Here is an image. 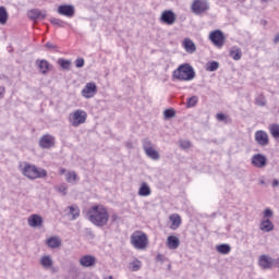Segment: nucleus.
Instances as JSON below:
<instances>
[{"instance_id": "nucleus-11", "label": "nucleus", "mask_w": 279, "mask_h": 279, "mask_svg": "<svg viewBox=\"0 0 279 279\" xmlns=\"http://www.w3.org/2000/svg\"><path fill=\"white\" fill-rule=\"evenodd\" d=\"M251 165L257 169H265L267 167V157L263 154H256L252 157Z\"/></svg>"}, {"instance_id": "nucleus-25", "label": "nucleus", "mask_w": 279, "mask_h": 279, "mask_svg": "<svg viewBox=\"0 0 279 279\" xmlns=\"http://www.w3.org/2000/svg\"><path fill=\"white\" fill-rule=\"evenodd\" d=\"M216 252H218V254H222L223 256L230 254V252H232V246H230V244H218L216 246Z\"/></svg>"}, {"instance_id": "nucleus-30", "label": "nucleus", "mask_w": 279, "mask_h": 279, "mask_svg": "<svg viewBox=\"0 0 279 279\" xmlns=\"http://www.w3.org/2000/svg\"><path fill=\"white\" fill-rule=\"evenodd\" d=\"M8 10L5 7H0V25H5V23H8Z\"/></svg>"}, {"instance_id": "nucleus-39", "label": "nucleus", "mask_w": 279, "mask_h": 279, "mask_svg": "<svg viewBox=\"0 0 279 279\" xmlns=\"http://www.w3.org/2000/svg\"><path fill=\"white\" fill-rule=\"evenodd\" d=\"M187 108H195L197 106V96H192L187 99Z\"/></svg>"}, {"instance_id": "nucleus-8", "label": "nucleus", "mask_w": 279, "mask_h": 279, "mask_svg": "<svg viewBox=\"0 0 279 279\" xmlns=\"http://www.w3.org/2000/svg\"><path fill=\"white\" fill-rule=\"evenodd\" d=\"M191 8L194 14H204L210 10V4L207 0H194Z\"/></svg>"}, {"instance_id": "nucleus-5", "label": "nucleus", "mask_w": 279, "mask_h": 279, "mask_svg": "<svg viewBox=\"0 0 279 279\" xmlns=\"http://www.w3.org/2000/svg\"><path fill=\"white\" fill-rule=\"evenodd\" d=\"M143 149L146 156L150 158V160H160V153L154 149V144L151 143L150 140H143Z\"/></svg>"}, {"instance_id": "nucleus-51", "label": "nucleus", "mask_w": 279, "mask_h": 279, "mask_svg": "<svg viewBox=\"0 0 279 279\" xmlns=\"http://www.w3.org/2000/svg\"><path fill=\"white\" fill-rule=\"evenodd\" d=\"M65 173H66V169L62 168V169L60 170V174H61V175H64Z\"/></svg>"}, {"instance_id": "nucleus-38", "label": "nucleus", "mask_w": 279, "mask_h": 279, "mask_svg": "<svg viewBox=\"0 0 279 279\" xmlns=\"http://www.w3.org/2000/svg\"><path fill=\"white\" fill-rule=\"evenodd\" d=\"M165 119H173L175 117V109H166L163 111Z\"/></svg>"}, {"instance_id": "nucleus-52", "label": "nucleus", "mask_w": 279, "mask_h": 279, "mask_svg": "<svg viewBox=\"0 0 279 279\" xmlns=\"http://www.w3.org/2000/svg\"><path fill=\"white\" fill-rule=\"evenodd\" d=\"M70 278H71V279H77V274L71 275Z\"/></svg>"}, {"instance_id": "nucleus-10", "label": "nucleus", "mask_w": 279, "mask_h": 279, "mask_svg": "<svg viewBox=\"0 0 279 279\" xmlns=\"http://www.w3.org/2000/svg\"><path fill=\"white\" fill-rule=\"evenodd\" d=\"M56 145V137H53L50 134L43 135L39 138V147L41 149H51V147H54Z\"/></svg>"}, {"instance_id": "nucleus-48", "label": "nucleus", "mask_w": 279, "mask_h": 279, "mask_svg": "<svg viewBox=\"0 0 279 279\" xmlns=\"http://www.w3.org/2000/svg\"><path fill=\"white\" fill-rule=\"evenodd\" d=\"M279 185L278 179L272 180V187L276 189V186Z\"/></svg>"}, {"instance_id": "nucleus-28", "label": "nucleus", "mask_w": 279, "mask_h": 279, "mask_svg": "<svg viewBox=\"0 0 279 279\" xmlns=\"http://www.w3.org/2000/svg\"><path fill=\"white\" fill-rule=\"evenodd\" d=\"M143 263L138 258H135L129 264V269H131V271H141Z\"/></svg>"}, {"instance_id": "nucleus-9", "label": "nucleus", "mask_w": 279, "mask_h": 279, "mask_svg": "<svg viewBox=\"0 0 279 279\" xmlns=\"http://www.w3.org/2000/svg\"><path fill=\"white\" fill-rule=\"evenodd\" d=\"M57 12L61 14V16L73 19V16H75V7H73V4H61L58 7Z\"/></svg>"}, {"instance_id": "nucleus-34", "label": "nucleus", "mask_w": 279, "mask_h": 279, "mask_svg": "<svg viewBox=\"0 0 279 279\" xmlns=\"http://www.w3.org/2000/svg\"><path fill=\"white\" fill-rule=\"evenodd\" d=\"M269 132L272 136V138H279V124H270L269 125Z\"/></svg>"}, {"instance_id": "nucleus-20", "label": "nucleus", "mask_w": 279, "mask_h": 279, "mask_svg": "<svg viewBox=\"0 0 279 279\" xmlns=\"http://www.w3.org/2000/svg\"><path fill=\"white\" fill-rule=\"evenodd\" d=\"M166 245L168 250H178V247H180V238L175 235H169L167 238Z\"/></svg>"}, {"instance_id": "nucleus-32", "label": "nucleus", "mask_w": 279, "mask_h": 279, "mask_svg": "<svg viewBox=\"0 0 279 279\" xmlns=\"http://www.w3.org/2000/svg\"><path fill=\"white\" fill-rule=\"evenodd\" d=\"M65 180L69 184H75L80 178H77V173H75V171H70L66 173Z\"/></svg>"}, {"instance_id": "nucleus-40", "label": "nucleus", "mask_w": 279, "mask_h": 279, "mask_svg": "<svg viewBox=\"0 0 279 279\" xmlns=\"http://www.w3.org/2000/svg\"><path fill=\"white\" fill-rule=\"evenodd\" d=\"M74 64L76 66V69H82L84 68L85 61L84 58H78L74 61Z\"/></svg>"}, {"instance_id": "nucleus-43", "label": "nucleus", "mask_w": 279, "mask_h": 279, "mask_svg": "<svg viewBox=\"0 0 279 279\" xmlns=\"http://www.w3.org/2000/svg\"><path fill=\"white\" fill-rule=\"evenodd\" d=\"M264 217H274V211L270 208L265 209Z\"/></svg>"}, {"instance_id": "nucleus-6", "label": "nucleus", "mask_w": 279, "mask_h": 279, "mask_svg": "<svg viewBox=\"0 0 279 279\" xmlns=\"http://www.w3.org/2000/svg\"><path fill=\"white\" fill-rule=\"evenodd\" d=\"M209 40L215 45V47L221 49V47L226 45V35H223V32L220 29H216L209 34Z\"/></svg>"}, {"instance_id": "nucleus-1", "label": "nucleus", "mask_w": 279, "mask_h": 279, "mask_svg": "<svg viewBox=\"0 0 279 279\" xmlns=\"http://www.w3.org/2000/svg\"><path fill=\"white\" fill-rule=\"evenodd\" d=\"M87 219L97 228H104L108 226L110 214L102 205H95L87 211Z\"/></svg>"}, {"instance_id": "nucleus-12", "label": "nucleus", "mask_w": 279, "mask_h": 279, "mask_svg": "<svg viewBox=\"0 0 279 279\" xmlns=\"http://www.w3.org/2000/svg\"><path fill=\"white\" fill-rule=\"evenodd\" d=\"M31 21H45L47 19V11H40V9H32L27 12Z\"/></svg>"}, {"instance_id": "nucleus-15", "label": "nucleus", "mask_w": 279, "mask_h": 279, "mask_svg": "<svg viewBox=\"0 0 279 279\" xmlns=\"http://www.w3.org/2000/svg\"><path fill=\"white\" fill-rule=\"evenodd\" d=\"M255 141L257 145H260L262 147H267V145H269V135H267V132L265 131H256Z\"/></svg>"}, {"instance_id": "nucleus-31", "label": "nucleus", "mask_w": 279, "mask_h": 279, "mask_svg": "<svg viewBox=\"0 0 279 279\" xmlns=\"http://www.w3.org/2000/svg\"><path fill=\"white\" fill-rule=\"evenodd\" d=\"M58 64L63 69L64 71H70L71 70V60L69 59H58Z\"/></svg>"}, {"instance_id": "nucleus-26", "label": "nucleus", "mask_w": 279, "mask_h": 279, "mask_svg": "<svg viewBox=\"0 0 279 279\" xmlns=\"http://www.w3.org/2000/svg\"><path fill=\"white\" fill-rule=\"evenodd\" d=\"M259 230L263 232H271L274 230V222L271 220L266 219L260 222Z\"/></svg>"}, {"instance_id": "nucleus-35", "label": "nucleus", "mask_w": 279, "mask_h": 279, "mask_svg": "<svg viewBox=\"0 0 279 279\" xmlns=\"http://www.w3.org/2000/svg\"><path fill=\"white\" fill-rule=\"evenodd\" d=\"M219 69V62L218 61H209L206 64V71H209L210 73L217 71Z\"/></svg>"}, {"instance_id": "nucleus-36", "label": "nucleus", "mask_w": 279, "mask_h": 279, "mask_svg": "<svg viewBox=\"0 0 279 279\" xmlns=\"http://www.w3.org/2000/svg\"><path fill=\"white\" fill-rule=\"evenodd\" d=\"M255 104H256V106H260L263 108V107L267 106V98H265V95L259 94L255 98Z\"/></svg>"}, {"instance_id": "nucleus-37", "label": "nucleus", "mask_w": 279, "mask_h": 279, "mask_svg": "<svg viewBox=\"0 0 279 279\" xmlns=\"http://www.w3.org/2000/svg\"><path fill=\"white\" fill-rule=\"evenodd\" d=\"M50 23L54 25V27H64L66 25V22L56 17H51Z\"/></svg>"}, {"instance_id": "nucleus-7", "label": "nucleus", "mask_w": 279, "mask_h": 279, "mask_svg": "<svg viewBox=\"0 0 279 279\" xmlns=\"http://www.w3.org/2000/svg\"><path fill=\"white\" fill-rule=\"evenodd\" d=\"M147 234L143 232L131 236V243L136 250H145L147 247Z\"/></svg>"}, {"instance_id": "nucleus-14", "label": "nucleus", "mask_w": 279, "mask_h": 279, "mask_svg": "<svg viewBox=\"0 0 279 279\" xmlns=\"http://www.w3.org/2000/svg\"><path fill=\"white\" fill-rule=\"evenodd\" d=\"M97 93V85L95 83H87L85 87L82 89V95L85 99H90V97H95Z\"/></svg>"}, {"instance_id": "nucleus-55", "label": "nucleus", "mask_w": 279, "mask_h": 279, "mask_svg": "<svg viewBox=\"0 0 279 279\" xmlns=\"http://www.w3.org/2000/svg\"><path fill=\"white\" fill-rule=\"evenodd\" d=\"M259 184H265V180H262V181L259 182Z\"/></svg>"}, {"instance_id": "nucleus-41", "label": "nucleus", "mask_w": 279, "mask_h": 279, "mask_svg": "<svg viewBox=\"0 0 279 279\" xmlns=\"http://www.w3.org/2000/svg\"><path fill=\"white\" fill-rule=\"evenodd\" d=\"M180 146L182 147V149H189L191 147V142L189 141H182L180 143Z\"/></svg>"}, {"instance_id": "nucleus-33", "label": "nucleus", "mask_w": 279, "mask_h": 279, "mask_svg": "<svg viewBox=\"0 0 279 279\" xmlns=\"http://www.w3.org/2000/svg\"><path fill=\"white\" fill-rule=\"evenodd\" d=\"M40 263L46 269H49L53 266V259H51L49 255L41 257Z\"/></svg>"}, {"instance_id": "nucleus-47", "label": "nucleus", "mask_w": 279, "mask_h": 279, "mask_svg": "<svg viewBox=\"0 0 279 279\" xmlns=\"http://www.w3.org/2000/svg\"><path fill=\"white\" fill-rule=\"evenodd\" d=\"M4 94H5V87L0 86V99L3 98Z\"/></svg>"}, {"instance_id": "nucleus-16", "label": "nucleus", "mask_w": 279, "mask_h": 279, "mask_svg": "<svg viewBox=\"0 0 279 279\" xmlns=\"http://www.w3.org/2000/svg\"><path fill=\"white\" fill-rule=\"evenodd\" d=\"M36 64L39 69V73H41L43 75H47V73H49V71H51V69H53V65H51V63H49V61H47L45 59L36 60Z\"/></svg>"}, {"instance_id": "nucleus-22", "label": "nucleus", "mask_w": 279, "mask_h": 279, "mask_svg": "<svg viewBox=\"0 0 279 279\" xmlns=\"http://www.w3.org/2000/svg\"><path fill=\"white\" fill-rule=\"evenodd\" d=\"M170 221H171L170 230H178V228L182 226V217H180V215L178 214L171 215Z\"/></svg>"}, {"instance_id": "nucleus-54", "label": "nucleus", "mask_w": 279, "mask_h": 279, "mask_svg": "<svg viewBox=\"0 0 279 279\" xmlns=\"http://www.w3.org/2000/svg\"><path fill=\"white\" fill-rule=\"evenodd\" d=\"M105 279H113L112 276L105 277Z\"/></svg>"}, {"instance_id": "nucleus-23", "label": "nucleus", "mask_w": 279, "mask_h": 279, "mask_svg": "<svg viewBox=\"0 0 279 279\" xmlns=\"http://www.w3.org/2000/svg\"><path fill=\"white\" fill-rule=\"evenodd\" d=\"M65 213L68 216L72 217V221H75L80 217V207L77 205H72L66 207Z\"/></svg>"}, {"instance_id": "nucleus-13", "label": "nucleus", "mask_w": 279, "mask_h": 279, "mask_svg": "<svg viewBox=\"0 0 279 279\" xmlns=\"http://www.w3.org/2000/svg\"><path fill=\"white\" fill-rule=\"evenodd\" d=\"M177 15L172 10H166L161 13L160 21L165 25H173L175 23Z\"/></svg>"}, {"instance_id": "nucleus-2", "label": "nucleus", "mask_w": 279, "mask_h": 279, "mask_svg": "<svg viewBox=\"0 0 279 279\" xmlns=\"http://www.w3.org/2000/svg\"><path fill=\"white\" fill-rule=\"evenodd\" d=\"M19 169L22 175L28 180H40L43 178H47V170H45V168H38L34 163L24 162L20 165Z\"/></svg>"}, {"instance_id": "nucleus-45", "label": "nucleus", "mask_w": 279, "mask_h": 279, "mask_svg": "<svg viewBox=\"0 0 279 279\" xmlns=\"http://www.w3.org/2000/svg\"><path fill=\"white\" fill-rule=\"evenodd\" d=\"M216 119L218 121H226V116L223 113H217Z\"/></svg>"}, {"instance_id": "nucleus-17", "label": "nucleus", "mask_w": 279, "mask_h": 279, "mask_svg": "<svg viewBox=\"0 0 279 279\" xmlns=\"http://www.w3.org/2000/svg\"><path fill=\"white\" fill-rule=\"evenodd\" d=\"M97 259L93 255H84L80 258V265L82 267H95Z\"/></svg>"}, {"instance_id": "nucleus-49", "label": "nucleus", "mask_w": 279, "mask_h": 279, "mask_svg": "<svg viewBox=\"0 0 279 279\" xmlns=\"http://www.w3.org/2000/svg\"><path fill=\"white\" fill-rule=\"evenodd\" d=\"M278 43H279V34H277V35L275 36V38H274V44H275V45H278Z\"/></svg>"}, {"instance_id": "nucleus-21", "label": "nucleus", "mask_w": 279, "mask_h": 279, "mask_svg": "<svg viewBox=\"0 0 279 279\" xmlns=\"http://www.w3.org/2000/svg\"><path fill=\"white\" fill-rule=\"evenodd\" d=\"M183 47L187 53H195L197 51V46H195V43L191 38L183 40Z\"/></svg>"}, {"instance_id": "nucleus-27", "label": "nucleus", "mask_w": 279, "mask_h": 279, "mask_svg": "<svg viewBox=\"0 0 279 279\" xmlns=\"http://www.w3.org/2000/svg\"><path fill=\"white\" fill-rule=\"evenodd\" d=\"M48 247H51V250H56L62 245V242L59 238L51 236L47 240Z\"/></svg>"}, {"instance_id": "nucleus-3", "label": "nucleus", "mask_w": 279, "mask_h": 279, "mask_svg": "<svg viewBox=\"0 0 279 279\" xmlns=\"http://www.w3.org/2000/svg\"><path fill=\"white\" fill-rule=\"evenodd\" d=\"M172 78L179 82H191L195 80V69L190 63H183L172 72Z\"/></svg>"}, {"instance_id": "nucleus-46", "label": "nucleus", "mask_w": 279, "mask_h": 279, "mask_svg": "<svg viewBox=\"0 0 279 279\" xmlns=\"http://www.w3.org/2000/svg\"><path fill=\"white\" fill-rule=\"evenodd\" d=\"M66 191H68L66 185H61V186L59 187V192H60V193H63V195H66Z\"/></svg>"}, {"instance_id": "nucleus-4", "label": "nucleus", "mask_w": 279, "mask_h": 279, "mask_svg": "<svg viewBox=\"0 0 279 279\" xmlns=\"http://www.w3.org/2000/svg\"><path fill=\"white\" fill-rule=\"evenodd\" d=\"M86 119H88V113L82 109H77L73 113H70L69 121L73 128H80V125L86 123Z\"/></svg>"}, {"instance_id": "nucleus-44", "label": "nucleus", "mask_w": 279, "mask_h": 279, "mask_svg": "<svg viewBox=\"0 0 279 279\" xmlns=\"http://www.w3.org/2000/svg\"><path fill=\"white\" fill-rule=\"evenodd\" d=\"M45 47L47 49H58V46L53 45L52 43L48 41L46 43Z\"/></svg>"}, {"instance_id": "nucleus-24", "label": "nucleus", "mask_w": 279, "mask_h": 279, "mask_svg": "<svg viewBox=\"0 0 279 279\" xmlns=\"http://www.w3.org/2000/svg\"><path fill=\"white\" fill-rule=\"evenodd\" d=\"M138 195L141 197H149L151 195V187L146 182H143L138 190Z\"/></svg>"}, {"instance_id": "nucleus-29", "label": "nucleus", "mask_w": 279, "mask_h": 279, "mask_svg": "<svg viewBox=\"0 0 279 279\" xmlns=\"http://www.w3.org/2000/svg\"><path fill=\"white\" fill-rule=\"evenodd\" d=\"M229 56H230V58H232V60L238 61V60H241L243 53H242V51H241V48H234V47H233V48L230 50Z\"/></svg>"}, {"instance_id": "nucleus-42", "label": "nucleus", "mask_w": 279, "mask_h": 279, "mask_svg": "<svg viewBox=\"0 0 279 279\" xmlns=\"http://www.w3.org/2000/svg\"><path fill=\"white\" fill-rule=\"evenodd\" d=\"M166 259L167 258L162 254H157V256H156L157 263H161L162 264V263H165Z\"/></svg>"}, {"instance_id": "nucleus-53", "label": "nucleus", "mask_w": 279, "mask_h": 279, "mask_svg": "<svg viewBox=\"0 0 279 279\" xmlns=\"http://www.w3.org/2000/svg\"><path fill=\"white\" fill-rule=\"evenodd\" d=\"M262 3H267V1H271V0H260Z\"/></svg>"}, {"instance_id": "nucleus-18", "label": "nucleus", "mask_w": 279, "mask_h": 279, "mask_svg": "<svg viewBox=\"0 0 279 279\" xmlns=\"http://www.w3.org/2000/svg\"><path fill=\"white\" fill-rule=\"evenodd\" d=\"M275 260L276 259H271V257L267 255H262L259 257V267H262V269H271L274 263H276Z\"/></svg>"}, {"instance_id": "nucleus-19", "label": "nucleus", "mask_w": 279, "mask_h": 279, "mask_svg": "<svg viewBox=\"0 0 279 279\" xmlns=\"http://www.w3.org/2000/svg\"><path fill=\"white\" fill-rule=\"evenodd\" d=\"M28 226L31 228H40L43 226V218L38 214H33L28 217Z\"/></svg>"}, {"instance_id": "nucleus-50", "label": "nucleus", "mask_w": 279, "mask_h": 279, "mask_svg": "<svg viewBox=\"0 0 279 279\" xmlns=\"http://www.w3.org/2000/svg\"><path fill=\"white\" fill-rule=\"evenodd\" d=\"M86 232H87V234H88L89 236H95V234H93V230L86 229Z\"/></svg>"}]
</instances>
